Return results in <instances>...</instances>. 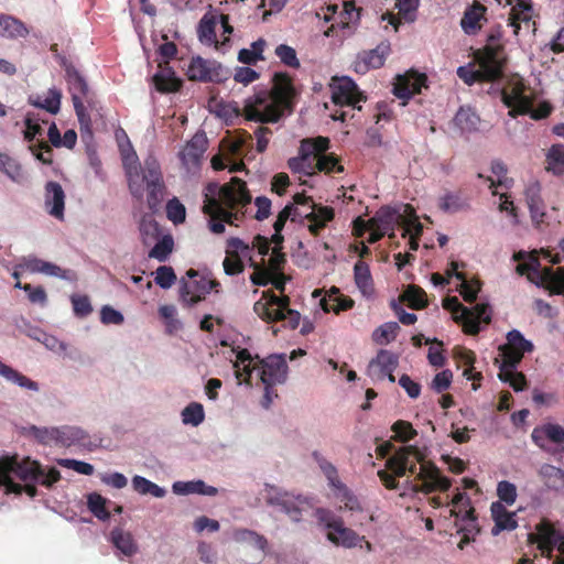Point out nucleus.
<instances>
[{
  "label": "nucleus",
  "instance_id": "393cba45",
  "mask_svg": "<svg viewBox=\"0 0 564 564\" xmlns=\"http://www.w3.org/2000/svg\"><path fill=\"white\" fill-rule=\"evenodd\" d=\"M186 74L191 80L220 82L227 76L226 69L216 61L204 59L200 56L193 57Z\"/></svg>",
  "mask_w": 564,
  "mask_h": 564
},
{
  "label": "nucleus",
  "instance_id": "dca6fc26",
  "mask_svg": "<svg viewBox=\"0 0 564 564\" xmlns=\"http://www.w3.org/2000/svg\"><path fill=\"white\" fill-rule=\"evenodd\" d=\"M444 307L453 314L455 322L462 323L466 333L475 335L479 332L480 323H489L491 308L486 303H478L473 308L463 306L457 297H447Z\"/></svg>",
  "mask_w": 564,
  "mask_h": 564
},
{
  "label": "nucleus",
  "instance_id": "7c9ffc66",
  "mask_svg": "<svg viewBox=\"0 0 564 564\" xmlns=\"http://www.w3.org/2000/svg\"><path fill=\"white\" fill-rule=\"evenodd\" d=\"M390 53L389 43H380L376 48L359 55L355 62V70L360 74L369 69L380 68Z\"/></svg>",
  "mask_w": 564,
  "mask_h": 564
},
{
  "label": "nucleus",
  "instance_id": "4c0bfd02",
  "mask_svg": "<svg viewBox=\"0 0 564 564\" xmlns=\"http://www.w3.org/2000/svg\"><path fill=\"white\" fill-rule=\"evenodd\" d=\"M479 116L473 108H459L451 122V131L455 134H466L478 129Z\"/></svg>",
  "mask_w": 564,
  "mask_h": 564
},
{
  "label": "nucleus",
  "instance_id": "a878e982",
  "mask_svg": "<svg viewBox=\"0 0 564 564\" xmlns=\"http://www.w3.org/2000/svg\"><path fill=\"white\" fill-rule=\"evenodd\" d=\"M398 356L389 350H380L377 356L369 362L367 375L372 381H381L386 378L390 382H394L393 371L398 367Z\"/></svg>",
  "mask_w": 564,
  "mask_h": 564
},
{
  "label": "nucleus",
  "instance_id": "c03bdc74",
  "mask_svg": "<svg viewBox=\"0 0 564 564\" xmlns=\"http://www.w3.org/2000/svg\"><path fill=\"white\" fill-rule=\"evenodd\" d=\"M0 377L22 389L39 391V383L0 360Z\"/></svg>",
  "mask_w": 564,
  "mask_h": 564
},
{
  "label": "nucleus",
  "instance_id": "cd10ccee",
  "mask_svg": "<svg viewBox=\"0 0 564 564\" xmlns=\"http://www.w3.org/2000/svg\"><path fill=\"white\" fill-rule=\"evenodd\" d=\"M426 76L414 70H409L405 74L398 75L393 84V94L404 100L410 99L413 95L420 94L423 88H426Z\"/></svg>",
  "mask_w": 564,
  "mask_h": 564
},
{
  "label": "nucleus",
  "instance_id": "412c9836",
  "mask_svg": "<svg viewBox=\"0 0 564 564\" xmlns=\"http://www.w3.org/2000/svg\"><path fill=\"white\" fill-rule=\"evenodd\" d=\"M403 217V207L395 209L389 206L381 207L373 217L369 219V243H375L384 235L394 237V228L401 225Z\"/></svg>",
  "mask_w": 564,
  "mask_h": 564
},
{
  "label": "nucleus",
  "instance_id": "4d7b16f0",
  "mask_svg": "<svg viewBox=\"0 0 564 564\" xmlns=\"http://www.w3.org/2000/svg\"><path fill=\"white\" fill-rule=\"evenodd\" d=\"M182 423L184 425L198 426L205 420L204 408L198 402H192L181 412Z\"/></svg>",
  "mask_w": 564,
  "mask_h": 564
},
{
  "label": "nucleus",
  "instance_id": "49530a36",
  "mask_svg": "<svg viewBox=\"0 0 564 564\" xmlns=\"http://www.w3.org/2000/svg\"><path fill=\"white\" fill-rule=\"evenodd\" d=\"M110 541L113 546L124 556H132L138 551V545L130 532L122 529H113L110 533Z\"/></svg>",
  "mask_w": 564,
  "mask_h": 564
},
{
  "label": "nucleus",
  "instance_id": "ea45409f",
  "mask_svg": "<svg viewBox=\"0 0 564 564\" xmlns=\"http://www.w3.org/2000/svg\"><path fill=\"white\" fill-rule=\"evenodd\" d=\"M536 473L540 480L547 489L555 491L564 489V469L544 463L539 466Z\"/></svg>",
  "mask_w": 564,
  "mask_h": 564
},
{
  "label": "nucleus",
  "instance_id": "774afa93",
  "mask_svg": "<svg viewBox=\"0 0 564 564\" xmlns=\"http://www.w3.org/2000/svg\"><path fill=\"white\" fill-rule=\"evenodd\" d=\"M166 217L174 225H180L185 221L186 209L178 198L173 197L166 203Z\"/></svg>",
  "mask_w": 564,
  "mask_h": 564
},
{
  "label": "nucleus",
  "instance_id": "bb28decb",
  "mask_svg": "<svg viewBox=\"0 0 564 564\" xmlns=\"http://www.w3.org/2000/svg\"><path fill=\"white\" fill-rule=\"evenodd\" d=\"M272 82L271 94L274 102L281 106H292L300 101V88L295 86L288 74H275Z\"/></svg>",
  "mask_w": 564,
  "mask_h": 564
},
{
  "label": "nucleus",
  "instance_id": "09e8293b",
  "mask_svg": "<svg viewBox=\"0 0 564 564\" xmlns=\"http://www.w3.org/2000/svg\"><path fill=\"white\" fill-rule=\"evenodd\" d=\"M142 242L145 246H151L163 234L159 224L154 220L152 215H144L139 225Z\"/></svg>",
  "mask_w": 564,
  "mask_h": 564
},
{
  "label": "nucleus",
  "instance_id": "79ce46f5",
  "mask_svg": "<svg viewBox=\"0 0 564 564\" xmlns=\"http://www.w3.org/2000/svg\"><path fill=\"white\" fill-rule=\"evenodd\" d=\"M172 490L175 495L187 496L198 494L203 496H216L218 490L216 487L206 485L205 481L191 480V481H175L172 485Z\"/></svg>",
  "mask_w": 564,
  "mask_h": 564
},
{
  "label": "nucleus",
  "instance_id": "37998d69",
  "mask_svg": "<svg viewBox=\"0 0 564 564\" xmlns=\"http://www.w3.org/2000/svg\"><path fill=\"white\" fill-rule=\"evenodd\" d=\"M518 364L519 362L502 361L499 372V379L509 383V386L517 392L524 390L527 386L524 375L517 371Z\"/></svg>",
  "mask_w": 564,
  "mask_h": 564
},
{
  "label": "nucleus",
  "instance_id": "c756f323",
  "mask_svg": "<svg viewBox=\"0 0 564 564\" xmlns=\"http://www.w3.org/2000/svg\"><path fill=\"white\" fill-rule=\"evenodd\" d=\"M507 345L503 348V360L520 362L524 352L532 351L533 345L527 340L518 329H512L507 334Z\"/></svg>",
  "mask_w": 564,
  "mask_h": 564
},
{
  "label": "nucleus",
  "instance_id": "052dcab7",
  "mask_svg": "<svg viewBox=\"0 0 564 564\" xmlns=\"http://www.w3.org/2000/svg\"><path fill=\"white\" fill-rule=\"evenodd\" d=\"M107 499L100 494L91 492L87 496L88 510L99 520L108 521L110 513L106 509Z\"/></svg>",
  "mask_w": 564,
  "mask_h": 564
},
{
  "label": "nucleus",
  "instance_id": "0e129e2a",
  "mask_svg": "<svg viewBox=\"0 0 564 564\" xmlns=\"http://www.w3.org/2000/svg\"><path fill=\"white\" fill-rule=\"evenodd\" d=\"M467 200L458 193H447L440 199V207L446 213H457L467 207Z\"/></svg>",
  "mask_w": 564,
  "mask_h": 564
},
{
  "label": "nucleus",
  "instance_id": "423d86ee",
  "mask_svg": "<svg viewBox=\"0 0 564 564\" xmlns=\"http://www.w3.org/2000/svg\"><path fill=\"white\" fill-rule=\"evenodd\" d=\"M506 55L500 34L490 35L482 50L475 52V63L457 68L458 77L467 85L476 82H494L502 75Z\"/></svg>",
  "mask_w": 564,
  "mask_h": 564
},
{
  "label": "nucleus",
  "instance_id": "680f3d73",
  "mask_svg": "<svg viewBox=\"0 0 564 564\" xmlns=\"http://www.w3.org/2000/svg\"><path fill=\"white\" fill-rule=\"evenodd\" d=\"M547 170L560 174L564 170V145L554 144L546 153Z\"/></svg>",
  "mask_w": 564,
  "mask_h": 564
},
{
  "label": "nucleus",
  "instance_id": "9d476101",
  "mask_svg": "<svg viewBox=\"0 0 564 564\" xmlns=\"http://www.w3.org/2000/svg\"><path fill=\"white\" fill-rule=\"evenodd\" d=\"M451 514L455 518L454 527L456 533L462 535L458 549L464 550L466 545L474 542L480 532L478 518L471 506L470 498L466 492H457L451 502Z\"/></svg>",
  "mask_w": 564,
  "mask_h": 564
},
{
  "label": "nucleus",
  "instance_id": "20e7f679",
  "mask_svg": "<svg viewBox=\"0 0 564 564\" xmlns=\"http://www.w3.org/2000/svg\"><path fill=\"white\" fill-rule=\"evenodd\" d=\"M123 166L130 194L138 200H142L147 195L148 207L155 212L165 193V183L161 164L152 153L148 154L143 163L139 158L126 163Z\"/></svg>",
  "mask_w": 564,
  "mask_h": 564
},
{
  "label": "nucleus",
  "instance_id": "5701e85b",
  "mask_svg": "<svg viewBox=\"0 0 564 564\" xmlns=\"http://www.w3.org/2000/svg\"><path fill=\"white\" fill-rule=\"evenodd\" d=\"M18 268L32 274H43L68 282L77 281V274L74 270L64 269L53 262L40 259L35 256L23 257L18 264Z\"/></svg>",
  "mask_w": 564,
  "mask_h": 564
},
{
  "label": "nucleus",
  "instance_id": "4468645a",
  "mask_svg": "<svg viewBox=\"0 0 564 564\" xmlns=\"http://www.w3.org/2000/svg\"><path fill=\"white\" fill-rule=\"evenodd\" d=\"M212 291L220 292V283L207 274L191 269L180 282V301L185 306H194L203 301Z\"/></svg>",
  "mask_w": 564,
  "mask_h": 564
},
{
  "label": "nucleus",
  "instance_id": "2eb2a0df",
  "mask_svg": "<svg viewBox=\"0 0 564 564\" xmlns=\"http://www.w3.org/2000/svg\"><path fill=\"white\" fill-rule=\"evenodd\" d=\"M319 468L328 480V485L333 489V496L339 505V510L350 513H365L368 509L347 486L339 479L336 467L328 460L322 458L318 460Z\"/></svg>",
  "mask_w": 564,
  "mask_h": 564
},
{
  "label": "nucleus",
  "instance_id": "0eeeda50",
  "mask_svg": "<svg viewBox=\"0 0 564 564\" xmlns=\"http://www.w3.org/2000/svg\"><path fill=\"white\" fill-rule=\"evenodd\" d=\"M513 260L518 262L516 270L519 274L527 275L532 283L552 293L564 294V268L542 269L535 254L527 251L516 252Z\"/></svg>",
  "mask_w": 564,
  "mask_h": 564
},
{
  "label": "nucleus",
  "instance_id": "39448f33",
  "mask_svg": "<svg viewBox=\"0 0 564 564\" xmlns=\"http://www.w3.org/2000/svg\"><path fill=\"white\" fill-rule=\"evenodd\" d=\"M232 352L235 354L234 368L236 369L238 384L249 383V378L253 372H257L263 386H275L285 382L288 365L283 354L270 355L254 362L247 349L232 350Z\"/></svg>",
  "mask_w": 564,
  "mask_h": 564
},
{
  "label": "nucleus",
  "instance_id": "e433bc0d",
  "mask_svg": "<svg viewBox=\"0 0 564 564\" xmlns=\"http://www.w3.org/2000/svg\"><path fill=\"white\" fill-rule=\"evenodd\" d=\"M486 7L479 2H474L468 7L460 20V26L467 35L476 34L487 21Z\"/></svg>",
  "mask_w": 564,
  "mask_h": 564
},
{
  "label": "nucleus",
  "instance_id": "f3484780",
  "mask_svg": "<svg viewBox=\"0 0 564 564\" xmlns=\"http://www.w3.org/2000/svg\"><path fill=\"white\" fill-rule=\"evenodd\" d=\"M329 147V140L325 137L304 139L301 142L297 158L289 160V167L292 172L311 176L316 173L315 154L325 152Z\"/></svg>",
  "mask_w": 564,
  "mask_h": 564
},
{
  "label": "nucleus",
  "instance_id": "a18cd8bd",
  "mask_svg": "<svg viewBox=\"0 0 564 564\" xmlns=\"http://www.w3.org/2000/svg\"><path fill=\"white\" fill-rule=\"evenodd\" d=\"M354 278L358 290L362 296L371 297L373 295V282L368 264L364 261H357L354 267Z\"/></svg>",
  "mask_w": 564,
  "mask_h": 564
},
{
  "label": "nucleus",
  "instance_id": "6e6552de",
  "mask_svg": "<svg viewBox=\"0 0 564 564\" xmlns=\"http://www.w3.org/2000/svg\"><path fill=\"white\" fill-rule=\"evenodd\" d=\"M310 212H300L299 207L288 204L276 216L273 224L274 234L272 235V241L274 245L280 246L283 241L281 235L282 229L288 219L295 221L297 218L304 217L307 220V228L313 235H317L319 230L325 228L329 221L334 219V209L329 206H323L312 204Z\"/></svg>",
  "mask_w": 564,
  "mask_h": 564
},
{
  "label": "nucleus",
  "instance_id": "a19ab883",
  "mask_svg": "<svg viewBox=\"0 0 564 564\" xmlns=\"http://www.w3.org/2000/svg\"><path fill=\"white\" fill-rule=\"evenodd\" d=\"M87 437V433L79 426H56L55 445L70 447L73 445L83 444Z\"/></svg>",
  "mask_w": 564,
  "mask_h": 564
},
{
  "label": "nucleus",
  "instance_id": "72a5a7b5",
  "mask_svg": "<svg viewBox=\"0 0 564 564\" xmlns=\"http://www.w3.org/2000/svg\"><path fill=\"white\" fill-rule=\"evenodd\" d=\"M491 518L495 522L491 528L494 536L499 535L502 531H512L517 529L518 521L516 512L508 511L506 506L500 501H495L490 506Z\"/></svg>",
  "mask_w": 564,
  "mask_h": 564
},
{
  "label": "nucleus",
  "instance_id": "f257e3e1",
  "mask_svg": "<svg viewBox=\"0 0 564 564\" xmlns=\"http://www.w3.org/2000/svg\"><path fill=\"white\" fill-rule=\"evenodd\" d=\"M387 470H379L378 476L388 489L398 488L397 477L406 471L415 476V481H406V491H445L451 487L448 478L441 475L432 464L424 462L421 452L414 446L399 448L386 463Z\"/></svg>",
  "mask_w": 564,
  "mask_h": 564
},
{
  "label": "nucleus",
  "instance_id": "de8ad7c7",
  "mask_svg": "<svg viewBox=\"0 0 564 564\" xmlns=\"http://www.w3.org/2000/svg\"><path fill=\"white\" fill-rule=\"evenodd\" d=\"M28 34V29L18 19L0 14V36L7 39L24 37Z\"/></svg>",
  "mask_w": 564,
  "mask_h": 564
},
{
  "label": "nucleus",
  "instance_id": "473e14b6",
  "mask_svg": "<svg viewBox=\"0 0 564 564\" xmlns=\"http://www.w3.org/2000/svg\"><path fill=\"white\" fill-rule=\"evenodd\" d=\"M0 174L20 186L29 182V174L20 161L15 156L2 151H0Z\"/></svg>",
  "mask_w": 564,
  "mask_h": 564
},
{
  "label": "nucleus",
  "instance_id": "9b49d317",
  "mask_svg": "<svg viewBox=\"0 0 564 564\" xmlns=\"http://www.w3.org/2000/svg\"><path fill=\"white\" fill-rule=\"evenodd\" d=\"M528 542L535 544L541 555L552 564H564V533L546 519H542L528 534Z\"/></svg>",
  "mask_w": 564,
  "mask_h": 564
},
{
  "label": "nucleus",
  "instance_id": "e2e57ef3",
  "mask_svg": "<svg viewBox=\"0 0 564 564\" xmlns=\"http://www.w3.org/2000/svg\"><path fill=\"white\" fill-rule=\"evenodd\" d=\"M400 330V326L397 322H388L380 325L372 334V338L380 345H386L392 341Z\"/></svg>",
  "mask_w": 564,
  "mask_h": 564
},
{
  "label": "nucleus",
  "instance_id": "864d4df0",
  "mask_svg": "<svg viewBox=\"0 0 564 564\" xmlns=\"http://www.w3.org/2000/svg\"><path fill=\"white\" fill-rule=\"evenodd\" d=\"M131 484L133 490L139 495H151L155 498H163L166 495L165 488L160 487L143 476H133Z\"/></svg>",
  "mask_w": 564,
  "mask_h": 564
},
{
  "label": "nucleus",
  "instance_id": "b1692460",
  "mask_svg": "<svg viewBox=\"0 0 564 564\" xmlns=\"http://www.w3.org/2000/svg\"><path fill=\"white\" fill-rule=\"evenodd\" d=\"M329 89L333 102L339 106H356L367 101L366 95L348 76L333 77L329 83Z\"/></svg>",
  "mask_w": 564,
  "mask_h": 564
},
{
  "label": "nucleus",
  "instance_id": "a211bd4d",
  "mask_svg": "<svg viewBox=\"0 0 564 564\" xmlns=\"http://www.w3.org/2000/svg\"><path fill=\"white\" fill-rule=\"evenodd\" d=\"M208 140L203 131L196 132L189 141L178 151L177 158L181 167L187 177L196 176L200 172L204 153Z\"/></svg>",
  "mask_w": 564,
  "mask_h": 564
},
{
  "label": "nucleus",
  "instance_id": "69168bd1",
  "mask_svg": "<svg viewBox=\"0 0 564 564\" xmlns=\"http://www.w3.org/2000/svg\"><path fill=\"white\" fill-rule=\"evenodd\" d=\"M319 305L325 313L334 312L339 314L343 311H347L354 306V301L347 296H336L334 301L328 303L327 299L322 297Z\"/></svg>",
  "mask_w": 564,
  "mask_h": 564
},
{
  "label": "nucleus",
  "instance_id": "f03ea898",
  "mask_svg": "<svg viewBox=\"0 0 564 564\" xmlns=\"http://www.w3.org/2000/svg\"><path fill=\"white\" fill-rule=\"evenodd\" d=\"M251 203L246 183L232 177L228 184L209 183L204 192L203 212L209 217V229L223 234L225 225L238 226L245 208Z\"/></svg>",
  "mask_w": 564,
  "mask_h": 564
},
{
  "label": "nucleus",
  "instance_id": "8fccbe9b",
  "mask_svg": "<svg viewBox=\"0 0 564 564\" xmlns=\"http://www.w3.org/2000/svg\"><path fill=\"white\" fill-rule=\"evenodd\" d=\"M280 109L281 108H242L248 120L261 123L278 122L282 116Z\"/></svg>",
  "mask_w": 564,
  "mask_h": 564
},
{
  "label": "nucleus",
  "instance_id": "c85d7f7f",
  "mask_svg": "<svg viewBox=\"0 0 564 564\" xmlns=\"http://www.w3.org/2000/svg\"><path fill=\"white\" fill-rule=\"evenodd\" d=\"M276 245L272 254L269 258L268 268H258L251 274L250 280L254 285H267L272 282L278 290L283 291L284 281L274 279L275 273L280 270L281 264L284 262V256L276 250Z\"/></svg>",
  "mask_w": 564,
  "mask_h": 564
},
{
  "label": "nucleus",
  "instance_id": "338daca9",
  "mask_svg": "<svg viewBox=\"0 0 564 564\" xmlns=\"http://www.w3.org/2000/svg\"><path fill=\"white\" fill-rule=\"evenodd\" d=\"M316 520L327 532L335 530L338 523L344 520L339 516L335 514L332 510L326 508H317L314 513Z\"/></svg>",
  "mask_w": 564,
  "mask_h": 564
},
{
  "label": "nucleus",
  "instance_id": "2f4dec72",
  "mask_svg": "<svg viewBox=\"0 0 564 564\" xmlns=\"http://www.w3.org/2000/svg\"><path fill=\"white\" fill-rule=\"evenodd\" d=\"M44 206L52 217L64 219L65 193L57 182H48L45 185Z\"/></svg>",
  "mask_w": 564,
  "mask_h": 564
},
{
  "label": "nucleus",
  "instance_id": "6e6d98bb",
  "mask_svg": "<svg viewBox=\"0 0 564 564\" xmlns=\"http://www.w3.org/2000/svg\"><path fill=\"white\" fill-rule=\"evenodd\" d=\"M501 96L506 106H530V101L528 97L523 95V87L520 83L505 88Z\"/></svg>",
  "mask_w": 564,
  "mask_h": 564
},
{
  "label": "nucleus",
  "instance_id": "58836bf2",
  "mask_svg": "<svg viewBox=\"0 0 564 564\" xmlns=\"http://www.w3.org/2000/svg\"><path fill=\"white\" fill-rule=\"evenodd\" d=\"M68 85L73 106H85L94 102L85 79L77 72H68Z\"/></svg>",
  "mask_w": 564,
  "mask_h": 564
},
{
  "label": "nucleus",
  "instance_id": "7ed1b4c3",
  "mask_svg": "<svg viewBox=\"0 0 564 564\" xmlns=\"http://www.w3.org/2000/svg\"><path fill=\"white\" fill-rule=\"evenodd\" d=\"M59 479L58 469L43 467L37 460L29 457L21 460L7 458L0 462V486L6 487L7 492L25 491L33 498L36 496V485L51 488Z\"/></svg>",
  "mask_w": 564,
  "mask_h": 564
},
{
  "label": "nucleus",
  "instance_id": "3c124183",
  "mask_svg": "<svg viewBox=\"0 0 564 564\" xmlns=\"http://www.w3.org/2000/svg\"><path fill=\"white\" fill-rule=\"evenodd\" d=\"M149 251V258L156 259L158 261H166L174 248V239L171 234H163Z\"/></svg>",
  "mask_w": 564,
  "mask_h": 564
},
{
  "label": "nucleus",
  "instance_id": "f704fd0d",
  "mask_svg": "<svg viewBox=\"0 0 564 564\" xmlns=\"http://www.w3.org/2000/svg\"><path fill=\"white\" fill-rule=\"evenodd\" d=\"M501 6H511L509 24L513 28V33L518 34L520 23H528L533 17L531 0H496Z\"/></svg>",
  "mask_w": 564,
  "mask_h": 564
},
{
  "label": "nucleus",
  "instance_id": "13d9d810",
  "mask_svg": "<svg viewBox=\"0 0 564 564\" xmlns=\"http://www.w3.org/2000/svg\"><path fill=\"white\" fill-rule=\"evenodd\" d=\"M24 433H25V435L31 436L34 440H36L40 444L55 445L56 426L40 427V426H35V425H30L24 429Z\"/></svg>",
  "mask_w": 564,
  "mask_h": 564
},
{
  "label": "nucleus",
  "instance_id": "603ef678",
  "mask_svg": "<svg viewBox=\"0 0 564 564\" xmlns=\"http://www.w3.org/2000/svg\"><path fill=\"white\" fill-rule=\"evenodd\" d=\"M401 226L403 227V237H420L423 230L422 224L419 221L413 207L403 206V217Z\"/></svg>",
  "mask_w": 564,
  "mask_h": 564
},
{
  "label": "nucleus",
  "instance_id": "f8f14e48",
  "mask_svg": "<svg viewBox=\"0 0 564 564\" xmlns=\"http://www.w3.org/2000/svg\"><path fill=\"white\" fill-rule=\"evenodd\" d=\"M254 313L264 322L281 321L285 326L294 329L300 325L301 315L289 307V297L278 296L271 292H263L253 305Z\"/></svg>",
  "mask_w": 564,
  "mask_h": 564
},
{
  "label": "nucleus",
  "instance_id": "4be33fe9",
  "mask_svg": "<svg viewBox=\"0 0 564 564\" xmlns=\"http://www.w3.org/2000/svg\"><path fill=\"white\" fill-rule=\"evenodd\" d=\"M268 501L294 522L301 521L303 514L313 508V500L311 498L286 491H278L271 495Z\"/></svg>",
  "mask_w": 564,
  "mask_h": 564
},
{
  "label": "nucleus",
  "instance_id": "bf43d9fd",
  "mask_svg": "<svg viewBox=\"0 0 564 564\" xmlns=\"http://www.w3.org/2000/svg\"><path fill=\"white\" fill-rule=\"evenodd\" d=\"M115 137L121 155L122 165L138 158L128 134L122 128H118L115 131Z\"/></svg>",
  "mask_w": 564,
  "mask_h": 564
},
{
  "label": "nucleus",
  "instance_id": "aec40b11",
  "mask_svg": "<svg viewBox=\"0 0 564 564\" xmlns=\"http://www.w3.org/2000/svg\"><path fill=\"white\" fill-rule=\"evenodd\" d=\"M159 54L164 59V63H159L158 70L153 75V84L156 90L161 93L176 91L182 82L175 75V72L167 65V61L173 58L176 54V45L172 42H166L159 47Z\"/></svg>",
  "mask_w": 564,
  "mask_h": 564
},
{
  "label": "nucleus",
  "instance_id": "c9c22d12",
  "mask_svg": "<svg viewBox=\"0 0 564 564\" xmlns=\"http://www.w3.org/2000/svg\"><path fill=\"white\" fill-rule=\"evenodd\" d=\"M327 540L337 546L345 549L362 547L365 535H360L355 530L345 525V522L338 523L335 530L327 532Z\"/></svg>",
  "mask_w": 564,
  "mask_h": 564
},
{
  "label": "nucleus",
  "instance_id": "5fc2aeb1",
  "mask_svg": "<svg viewBox=\"0 0 564 564\" xmlns=\"http://www.w3.org/2000/svg\"><path fill=\"white\" fill-rule=\"evenodd\" d=\"M159 315L162 318L165 330L174 334L183 328V323L177 317V308L172 304H164L159 307Z\"/></svg>",
  "mask_w": 564,
  "mask_h": 564
},
{
  "label": "nucleus",
  "instance_id": "1a4fd4ad",
  "mask_svg": "<svg viewBox=\"0 0 564 564\" xmlns=\"http://www.w3.org/2000/svg\"><path fill=\"white\" fill-rule=\"evenodd\" d=\"M310 212H300L299 207L288 204L276 216L273 224L274 234L272 235V241L274 245L280 246L283 241L281 235L282 229L288 219L295 221L297 218L304 217L307 220V228L313 235H317L319 230L325 228L329 221L334 219V209L329 206H323L312 204Z\"/></svg>",
  "mask_w": 564,
  "mask_h": 564
},
{
  "label": "nucleus",
  "instance_id": "6ab92c4d",
  "mask_svg": "<svg viewBox=\"0 0 564 564\" xmlns=\"http://www.w3.org/2000/svg\"><path fill=\"white\" fill-rule=\"evenodd\" d=\"M533 443L543 452L555 456H564V427L555 423L535 426L531 433Z\"/></svg>",
  "mask_w": 564,
  "mask_h": 564
},
{
  "label": "nucleus",
  "instance_id": "ddd939ff",
  "mask_svg": "<svg viewBox=\"0 0 564 564\" xmlns=\"http://www.w3.org/2000/svg\"><path fill=\"white\" fill-rule=\"evenodd\" d=\"M234 29L229 24L228 15L220 14L219 17L208 12L200 19L197 34L198 40L204 45L214 46L216 50L226 52L229 47V35Z\"/></svg>",
  "mask_w": 564,
  "mask_h": 564
}]
</instances>
